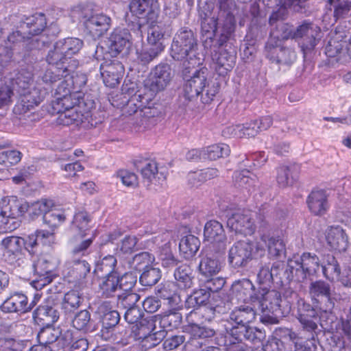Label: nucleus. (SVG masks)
Here are the masks:
<instances>
[{
  "mask_svg": "<svg viewBox=\"0 0 351 351\" xmlns=\"http://www.w3.org/2000/svg\"><path fill=\"white\" fill-rule=\"evenodd\" d=\"M182 77L184 81L182 93L178 97L179 107L186 110L193 109V103L200 97L202 103L208 104L219 92L218 82H210L206 77V69H197L191 64L184 63Z\"/></svg>",
  "mask_w": 351,
  "mask_h": 351,
  "instance_id": "1",
  "label": "nucleus"
},
{
  "mask_svg": "<svg viewBox=\"0 0 351 351\" xmlns=\"http://www.w3.org/2000/svg\"><path fill=\"white\" fill-rule=\"evenodd\" d=\"M280 36L270 34L264 47V55L271 62L277 64L282 41L288 39L299 40L298 44L304 56L311 53L319 40L320 28L313 23L304 21L296 29L282 24Z\"/></svg>",
  "mask_w": 351,
  "mask_h": 351,
  "instance_id": "2",
  "label": "nucleus"
},
{
  "mask_svg": "<svg viewBox=\"0 0 351 351\" xmlns=\"http://www.w3.org/2000/svg\"><path fill=\"white\" fill-rule=\"evenodd\" d=\"M199 15L203 45L205 48H219L234 37L236 23L233 18L226 19L219 25L217 16H209L205 12H200Z\"/></svg>",
  "mask_w": 351,
  "mask_h": 351,
  "instance_id": "3",
  "label": "nucleus"
},
{
  "mask_svg": "<svg viewBox=\"0 0 351 351\" xmlns=\"http://www.w3.org/2000/svg\"><path fill=\"white\" fill-rule=\"evenodd\" d=\"M256 311L250 306H240L232 310L229 315L231 327L226 328V332H231V335H246L254 346L263 345L265 339V330L252 327L250 324L255 320Z\"/></svg>",
  "mask_w": 351,
  "mask_h": 351,
  "instance_id": "4",
  "label": "nucleus"
},
{
  "mask_svg": "<svg viewBox=\"0 0 351 351\" xmlns=\"http://www.w3.org/2000/svg\"><path fill=\"white\" fill-rule=\"evenodd\" d=\"M263 295L257 300L263 315L261 321L265 324H276L282 317L287 316L291 310V302L286 297H282L281 293L269 287L261 288Z\"/></svg>",
  "mask_w": 351,
  "mask_h": 351,
  "instance_id": "5",
  "label": "nucleus"
},
{
  "mask_svg": "<svg viewBox=\"0 0 351 351\" xmlns=\"http://www.w3.org/2000/svg\"><path fill=\"white\" fill-rule=\"evenodd\" d=\"M197 40L189 27H181L175 34L171 46V56L175 60L186 59L187 64L199 66L202 59L197 51Z\"/></svg>",
  "mask_w": 351,
  "mask_h": 351,
  "instance_id": "6",
  "label": "nucleus"
},
{
  "mask_svg": "<svg viewBox=\"0 0 351 351\" xmlns=\"http://www.w3.org/2000/svg\"><path fill=\"white\" fill-rule=\"evenodd\" d=\"M265 248L261 241L245 239L235 242L228 251L229 265L234 268H244L254 259L265 255Z\"/></svg>",
  "mask_w": 351,
  "mask_h": 351,
  "instance_id": "7",
  "label": "nucleus"
},
{
  "mask_svg": "<svg viewBox=\"0 0 351 351\" xmlns=\"http://www.w3.org/2000/svg\"><path fill=\"white\" fill-rule=\"evenodd\" d=\"M309 292L313 304L319 308L321 325L332 324L335 317L333 313L336 300L332 296L330 285L322 280L311 282Z\"/></svg>",
  "mask_w": 351,
  "mask_h": 351,
  "instance_id": "8",
  "label": "nucleus"
},
{
  "mask_svg": "<svg viewBox=\"0 0 351 351\" xmlns=\"http://www.w3.org/2000/svg\"><path fill=\"white\" fill-rule=\"evenodd\" d=\"M218 205L227 218V226L230 230L245 236L252 235L255 232L256 225L250 213L234 211L235 205L224 200L220 201Z\"/></svg>",
  "mask_w": 351,
  "mask_h": 351,
  "instance_id": "9",
  "label": "nucleus"
},
{
  "mask_svg": "<svg viewBox=\"0 0 351 351\" xmlns=\"http://www.w3.org/2000/svg\"><path fill=\"white\" fill-rule=\"evenodd\" d=\"M136 346L138 347L152 348L161 341L163 332H156V316L141 319L138 322L130 326Z\"/></svg>",
  "mask_w": 351,
  "mask_h": 351,
  "instance_id": "10",
  "label": "nucleus"
},
{
  "mask_svg": "<svg viewBox=\"0 0 351 351\" xmlns=\"http://www.w3.org/2000/svg\"><path fill=\"white\" fill-rule=\"evenodd\" d=\"M171 68L167 63H160L156 65L149 73V77L145 80V90L149 91V94L142 96L143 99L140 106H144L143 104H147L153 101L156 93L163 90L171 80ZM141 95H138L141 97Z\"/></svg>",
  "mask_w": 351,
  "mask_h": 351,
  "instance_id": "11",
  "label": "nucleus"
},
{
  "mask_svg": "<svg viewBox=\"0 0 351 351\" xmlns=\"http://www.w3.org/2000/svg\"><path fill=\"white\" fill-rule=\"evenodd\" d=\"M28 210V202L18 199L0 202V232H12L19 226L18 219L24 215Z\"/></svg>",
  "mask_w": 351,
  "mask_h": 351,
  "instance_id": "12",
  "label": "nucleus"
},
{
  "mask_svg": "<svg viewBox=\"0 0 351 351\" xmlns=\"http://www.w3.org/2000/svg\"><path fill=\"white\" fill-rule=\"evenodd\" d=\"M78 13V18L91 36L99 38L106 32L110 26L111 19L103 13H97L88 5L79 6L73 10Z\"/></svg>",
  "mask_w": 351,
  "mask_h": 351,
  "instance_id": "13",
  "label": "nucleus"
},
{
  "mask_svg": "<svg viewBox=\"0 0 351 351\" xmlns=\"http://www.w3.org/2000/svg\"><path fill=\"white\" fill-rule=\"evenodd\" d=\"M321 264L318 256L313 252H305L300 256L291 258L290 267L295 270L296 281L313 280L320 272Z\"/></svg>",
  "mask_w": 351,
  "mask_h": 351,
  "instance_id": "14",
  "label": "nucleus"
},
{
  "mask_svg": "<svg viewBox=\"0 0 351 351\" xmlns=\"http://www.w3.org/2000/svg\"><path fill=\"white\" fill-rule=\"evenodd\" d=\"M136 83L134 82H130L128 83L125 80L122 86L123 93L124 94H127L130 97L125 107L127 109V113L132 115L138 111H140L145 117H155L156 115V112L153 108L154 104L153 101H149L147 104H143L144 106H140L137 104H140V101L143 100L142 97H138V95H141V96H144L149 94V91L145 90V86H143V90H136ZM143 101H145L144 99Z\"/></svg>",
  "mask_w": 351,
  "mask_h": 351,
  "instance_id": "15",
  "label": "nucleus"
},
{
  "mask_svg": "<svg viewBox=\"0 0 351 351\" xmlns=\"http://www.w3.org/2000/svg\"><path fill=\"white\" fill-rule=\"evenodd\" d=\"M56 266V263L50 256L47 255L38 256L32 263L34 276V279L32 282V286L38 290L50 284L57 277L55 273Z\"/></svg>",
  "mask_w": 351,
  "mask_h": 351,
  "instance_id": "16",
  "label": "nucleus"
},
{
  "mask_svg": "<svg viewBox=\"0 0 351 351\" xmlns=\"http://www.w3.org/2000/svg\"><path fill=\"white\" fill-rule=\"evenodd\" d=\"M133 164L141 172L143 179L149 184L162 185L165 182L168 172L165 168L159 167L155 159L138 156L134 159Z\"/></svg>",
  "mask_w": 351,
  "mask_h": 351,
  "instance_id": "17",
  "label": "nucleus"
},
{
  "mask_svg": "<svg viewBox=\"0 0 351 351\" xmlns=\"http://www.w3.org/2000/svg\"><path fill=\"white\" fill-rule=\"evenodd\" d=\"M38 343L49 346L53 351L64 350L71 342V332L69 330L62 332L60 328L53 325L43 326L37 335Z\"/></svg>",
  "mask_w": 351,
  "mask_h": 351,
  "instance_id": "18",
  "label": "nucleus"
},
{
  "mask_svg": "<svg viewBox=\"0 0 351 351\" xmlns=\"http://www.w3.org/2000/svg\"><path fill=\"white\" fill-rule=\"evenodd\" d=\"M48 40H41L38 38H32L24 34V32L16 30L9 34L6 40H3L0 45L8 46L11 49L12 54L16 47L25 49V51H29L32 56H36L38 53V50L43 47Z\"/></svg>",
  "mask_w": 351,
  "mask_h": 351,
  "instance_id": "19",
  "label": "nucleus"
},
{
  "mask_svg": "<svg viewBox=\"0 0 351 351\" xmlns=\"http://www.w3.org/2000/svg\"><path fill=\"white\" fill-rule=\"evenodd\" d=\"M183 331L191 335L183 346L184 351H199L205 346L202 340L211 339L216 335L215 330L210 327L191 323L184 327Z\"/></svg>",
  "mask_w": 351,
  "mask_h": 351,
  "instance_id": "20",
  "label": "nucleus"
},
{
  "mask_svg": "<svg viewBox=\"0 0 351 351\" xmlns=\"http://www.w3.org/2000/svg\"><path fill=\"white\" fill-rule=\"evenodd\" d=\"M260 290L255 287L250 279L242 278L232 284L229 296L231 300H235L238 302H257L263 295Z\"/></svg>",
  "mask_w": 351,
  "mask_h": 351,
  "instance_id": "21",
  "label": "nucleus"
},
{
  "mask_svg": "<svg viewBox=\"0 0 351 351\" xmlns=\"http://www.w3.org/2000/svg\"><path fill=\"white\" fill-rule=\"evenodd\" d=\"M296 317L304 332L317 333L318 326L316 321H317L318 317L320 318V313L316 305L314 307L306 302L304 299H298Z\"/></svg>",
  "mask_w": 351,
  "mask_h": 351,
  "instance_id": "22",
  "label": "nucleus"
},
{
  "mask_svg": "<svg viewBox=\"0 0 351 351\" xmlns=\"http://www.w3.org/2000/svg\"><path fill=\"white\" fill-rule=\"evenodd\" d=\"M32 317L41 326L53 325L60 317L57 300L51 296L47 297L34 311Z\"/></svg>",
  "mask_w": 351,
  "mask_h": 351,
  "instance_id": "23",
  "label": "nucleus"
},
{
  "mask_svg": "<svg viewBox=\"0 0 351 351\" xmlns=\"http://www.w3.org/2000/svg\"><path fill=\"white\" fill-rule=\"evenodd\" d=\"M234 37L225 43L219 48L210 49L213 51L220 49L216 58V72L221 76H225L235 65L237 51L234 46Z\"/></svg>",
  "mask_w": 351,
  "mask_h": 351,
  "instance_id": "24",
  "label": "nucleus"
},
{
  "mask_svg": "<svg viewBox=\"0 0 351 351\" xmlns=\"http://www.w3.org/2000/svg\"><path fill=\"white\" fill-rule=\"evenodd\" d=\"M97 314L101 324V337L108 340L112 337V332L120 321V315L117 311L112 310L108 302H103L98 306Z\"/></svg>",
  "mask_w": 351,
  "mask_h": 351,
  "instance_id": "25",
  "label": "nucleus"
},
{
  "mask_svg": "<svg viewBox=\"0 0 351 351\" xmlns=\"http://www.w3.org/2000/svg\"><path fill=\"white\" fill-rule=\"evenodd\" d=\"M204 236L210 243V248L223 252L226 248L227 237L222 224L216 220H210L204 226Z\"/></svg>",
  "mask_w": 351,
  "mask_h": 351,
  "instance_id": "26",
  "label": "nucleus"
},
{
  "mask_svg": "<svg viewBox=\"0 0 351 351\" xmlns=\"http://www.w3.org/2000/svg\"><path fill=\"white\" fill-rule=\"evenodd\" d=\"M219 253L213 250L201 253L197 271L202 279L213 277L221 271L222 262L219 258Z\"/></svg>",
  "mask_w": 351,
  "mask_h": 351,
  "instance_id": "27",
  "label": "nucleus"
},
{
  "mask_svg": "<svg viewBox=\"0 0 351 351\" xmlns=\"http://www.w3.org/2000/svg\"><path fill=\"white\" fill-rule=\"evenodd\" d=\"M99 68L104 84L110 88H114L120 83L125 71L123 64L117 60H105Z\"/></svg>",
  "mask_w": 351,
  "mask_h": 351,
  "instance_id": "28",
  "label": "nucleus"
},
{
  "mask_svg": "<svg viewBox=\"0 0 351 351\" xmlns=\"http://www.w3.org/2000/svg\"><path fill=\"white\" fill-rule=\"evenodd\" d=\"M132 35L128 29L115 28L107 41L108 52L111 57H117L124 49H128L132 44Z\"/></svg>",
  "mask_w": 351,
  "mask_h": 351,
  "instance_id": "29",
  "label": "nucleus"
},
{
  "mask_svg": "<svg viewBox=\"0 0 351 351\" xmlns=\"http://www.w3.org/2000/svg\"><path fill=\"white\" fill-rule=\"evenodd\" d=\"M62 81L58 86L56 89V100L52 101V109L56 110L58 112L61 111V109H66L67 108L73 107L74 104L78 102L80 96H77V99L73 97H75V93L69 84L67 77H63Z\"/></svg>",
  "mask_w": 351,
  "mask_h": 351,
  "instance_id": "30",
  "label": "nucleus"
},
{
  "mask_svg": "<svg viewBox=\"0 0 351 351\" xmlns=\"http://www.w3.org/2000/svg\"><path fill=\"white\" fill-rule=\"evenodd\" d=\"M129 9L138 18L154 21L158 17L159 6L157 0H131Z\"/></svg>",
  "mask_w": 351,
  "mask_h": 351,
  "instance_id": "31",
  "label": "nucleus"
},
{
  "mask_svg": "<svg viewBox=\"0 0 351 351\" xmlns=\"http://www.w3.org/2000/svg\"><path fill=\"white\" fill-rule=\"evenodd\" d=\"M27 296L23 291L11 292L0 306L5 313H27Z\"/></svg>",
  "mask_w": 351,
  "mask_h": 351,
  "instance_id": "32",
  "label": "nucleus"
},
{
  "mask_svg": "<svg viewBox=\"0 0 351 351\" xmlns=\"http://www.w3.org/2000/svg\"><path fill=\"white\" fill-rule=\"evenodd\" d=\"M327 244L332 250L339 252H345L348 247V237L340 226H329L326 231Z\"/></svg>",
  "mask_w": 351,
  "mask_h": 351,
  "instance_id": "33",
  "label": "nucleus"
},
{
  "mask_svg": "<svg viewBox=\"0 0 351 351\" xmlns=\"http://www.w3.org/2000/svg\"><path fill=\"white\" fill-rule=\"evenodd\" d=\"M28 341L0 337V351H53L49 346L38 343L27 348Z\"/></svg>",
  "mask_w": 351,
  "mask_h": 351,
  "instance_id": "34",
  "label": "nucleus"
},
{
  "mask_svg": "<svg viewBox=\"0 0 351 351\" xmlns=\"http://www.w3.org/2000/svg\"><path fill=\"white\" fill-rule=\"evenodd\" d=\"M306 204L312 214L324 215L329 208L326 191L324 189L313 190L307 197Z\"/></svg>",
  "mask_w": 351,
  "mask_h": 351,
  "instance_id": "35",
  "label": "nucleus"
},
{
  "mask_svg": "<svg viewBox=\"0 0 351 351\" xmlns=\"http://www.w3.org/2000/svg\"><path fill=\"white\" fill-rule=\"evenodd\" d=\"M90 271L91 265L86 260L73 259L66 274L68 281L75 285H82L86 282Z\"/></svg>",
  "mask_w": 351,
  "mask_h": 351,
  "instance_id": "36",
  "label": "nucleus"
},
{
  "mask_svg": "<svg viewBox=\"0 0 351 351\" xmlns=\"http://www.w3.org/2000/svg\"><path fill=\"white\" fill-rule=\"evenodd\" d=\"M300 167L295 164L280 165L276 168V182L280 188L293 186L298 180Z\"/></svg>",
  "mask_w": 351,
  "mask_h": 351,
  "instance_id": "37",
  "label": "nucleus"
},
{
  "mask_svg": "<svg viewBox=\"0 0 351 351\" xmlns=\"http://www.w3.org/2000/svg\"><path fill=\"white\" fill-rule=\"evenodd\" d=\"M46 27L47 19L43 13H36L26 17L20 25V29L24 32V34H27L32 38L45 32Z\"/></svg>",
  "mask_w": 351,
  "mask_h": 351,
  "instance_id": "38",
  "label": "nucleus"
},
{
  "mask_svg": "<svg viewBox=\"0 0 351 351\" xmlns=\"http://www.w3.org/2000/svg\"><path fill=\"white\" fill-rule=\"evenodd\" d=\"M210 297V291L202 285L199 288L195 289L186 297L184 301V308L191 310V313L195 311L202 310V306H205L211 301Z\"/></svg>",
  "mask_w": 351,
  "mask_h": 351,
  "instance_id": "39",
  "label": "nucleus"
},
{
  "mask_svg": "<svg viewBox=\"0 0 351 351\" xmlns=\"http://www.w3.org/2000/svg\"><path fill=\"white\" fill-rule=\"evenodd\" d=\"M32 66L27 68H21L15 74L14 77L10 78L11 87L13 90H16L19 93L31 88L34 79Z\"/></svg>",
  "mask_w": 351,
  "mask_h": 351,
  "instance_id": "40",
  "label": "nucleus"
},
{
  "mask_svg": "<svg viewBox=\"0 0 351 351\" xmlns=\"http://www.w3.org/2000/svg\"><path fill=\"white\" fill-rule=\"evenodd\" d=\"M58 42L69 59V63L73 66V68H77L78 61L73 59V56L77 54L82 49L84 46L83 40L77 38L71 37L59 40Z\"/></svg>",
  "mask_w": 351,
  "mask_h": 351,
  "instance_id": "41",
  "label": "nucleus"
},
{
  "mask_svg": "<svg viewBox=\"0 0 351 351\" xmlns=\"http://www.w3.org/2000/svg\"><path fill=\"white\" fill-rule=\"evenodd\" d=\"M19 94L20 95V102L18 107L20 108L21 112L23 113L37 106L43 99L38 89L36 88H29Z\"/></svg>",
  "mask_w": 351,
  "mask_h": 351,
  "instance_id": "42",
  "label": "nucleus"
},
{
  "mask_svg": "<svg viewBox=\"0 0 351 351\" xmlns=\"http://www.w3.org/2000/svg\"><path fill=\"white\" fill-rule=\"evenodd\" d=\"M231 332H226L223 339L218 342L219 346H223L225 351H247V346L243 342L247 341L251 343L248 336L243 335H231Z\"/></svg>",
  "mask_w": 351,
  "mask_h": 351,
  "instance_id": "43",
  "label": "nucleus"
},
{
  "mask_svg": "<svg viewBox=\"0 0 351 351\" xmlns=\"http://www.w3.org/2000/svg\"><path fill=\"white\" fill-rule=\"evenodd\" d=\"M308 0H285L284 8L279 10L273 11L269 19L271 25L280 20H283L287 14V9L290 8L294 12H301L305 8Z\"/></svg>",
  "mask_w": 351,
  "mask_h": 351,
  "instance_id": "44",
  "label": "nucleus"
},
{
  "mask_svg": "<svg viewBox=\"0 0 351 351\" xmlns=\"http://www.w3.org/2000/svg\"><path fill=\"white\" fill-rule=\"evenodd\" d=\"M231 302L229 299L214 302L210 301L205 306H202L201 311L202 317L207 321L213 320L216 313L224 314L231 308Z\"/></svg>",
  "mask_w": 351,
  "mask_h": 351,
  "instance_id": "45",
  "label": "nucleus"
},
{
  "mask_svg": "<svg viewBox=\"0 0 351 351\" xmlns=\"http://www.w3.org/2000/svg\"><path fill=\"white\" fill-rule=\"evenodd\" d=\"M261 243L267 247L269 254L274 258L285 257L286 247L283 240L279 237L263 235Z\"/></svg>",
  "mask_w": 351,
  "mask_h": 351,
  "instance_id": "46",
  "label": "nucleus"
},
{
  "mask_svg": "<svg viewBox=\"0 0 351 351\" xmlns=\"http://www.w3.org/2000/svg\"><path fill=\"white\" fill-rule=\"evenodd\" d=\"M174 278L176 286L183 290L192 287L193 285V269L187 264H181L178 265L174 271Z\"/></svg>",
  "mask_w": 351,
  "mask_h": 351,
  "instance_id": "47",
  "label": "nucleus"
},
{
  "mask_svg": "<svg viewBox=\"0 0 351 351\" xmlns=\"http://www.w3.org/2000/svg\"><path fill=\"white\" fill-rule=\"evenodd\" d=\"M119 273L105 274L100 280L99 289L106 298H112L119 289Z\"/></svg>",
  "mask_w": 351,
  "mask_h": 351,
  "instance_id": "48",
  "label": "nucleus"
},
{
  "mask_svg": "<svg viewBox=\"0 0 351 351\" xmlns=\"http://www.w3.org/2000/svg\"><path fill=\"white\" fill-rule=\"evenodd\" d=\"M199 246L200 241L198 237L193 234H187L180 241V253L184 258L189 260L196 254Z\"/></svg>",
  "mask_w": 351,
  "mask_h": 351,
  "instance_id": "49",
  "label": "nucleus"
},
{
  "mask_svg": "<svg viewBox=\"0 0 351 351\" xmlns=\"http://www.w3.org/2000/svg\"><path fill=\"white\" fill-rule=\"evenodd\" d=\"M226 130L233 136L241 138L254 137L259 133L258 127L254 120L228 127Z\"/></svg>",
  "mask_w": 351,
  "mask_h": 351,
  "instance_id": "50",
  "label": "nucleus"
},
{
  "mask_svg": "<svg viewBox=\"0 0 351 351\" xmlns=\"http://www.w3.org/2000/svg\"><path fill=\"white\" fill-rule=\"evenodd\" d=\"M84 301L82 293L75 290L66 292L61 302V308L65 315L73 313L80 308Z\"/></svg>",
  "mask_w": 351,
  "mask_h": 351,
  "instance_id": "51",
  "label": "nucleus"
},
{
  "mask_svg": "<svg viewBox=\"0 0 351 351\" xmlns=\"http://www.w3.org/2000/svg\"><path fill=\"white\" fill-rule=\"evenodd\" d=\"M91 221L92 217L90 213L85 210H81L75 213L72 226L78 232L80 237L83 239L88 234V231L90 230Z\"/></svg>",
  "mask_w": 351,
  "mask_h": 351,
  "instance_id": "52",
  "label": "nucleus"
},
{
  "mask_svg": "<svg viewBox=\"0 0 351 351\" xmlns=\"http://www.w3.org/2000/svg\"><path fill=\"white\" fill-rule=\"evenodd\" d=\"M321 265L320 271L326 279L330 281L339 280L341 271L340 266L334 256L330 254L326 256Z\"/></svg>",
  "mask_w": 351,
  "mask_h": 351,
  "instance_id": "53",
  "label": "nucleus"
},
{
  "mask_svg": "<svg viewBox=\"0 0 351 351\" xmlns=\"http://www.w3.org/2000/svg\"><path fill=\"white\" fill-rule=\"evenodd\" d=\"M72 71L71 68L57 67V66L48 64L44 73L41 76L42 81L47 84H53L62 80L63 77H67Z\"/></svg>",
  "mask_w": 351,
  "mask_h": 351,
  "instance_id": "54",
  "label": "nucleus"
},
{
  "mask_svg": "<svg viewBox=\"0 0 351 351\" xmlns=\"http://www.w3.org/2000/svg\"><path fill=\"white\" fill-rule=\"evenodd\" d=\"M46 61L48 64L56 65L57 67L71 68V65L58 41L54 44L53 49L49 51L46 57Z\"/></svg>",
  "mask_w": 351,
  "mask_h": 351,
  "instance_id": "55",
  "label": "nucleus"
},
{
  "mask_svg": "<svg viewBox=\"0 0 351 351\" xmlns=\"http://www.w3.org/2000/svg\"><path fill=\"white\" fill-rule=\"evenodd\" d=\"M278 274H280L278 263L273 264L271 268L269 267H261L257 275L258 289L265 287L270 289L271 285L274 283L275 276Z\"/></svg>",
  "mask_w": 351,
  "mask_h": 351,
  "instance_id": "56",
  "label": "nucleus"
},
{
  "mask_svg": "<svg viewBox=\"0 0 351 351\" xmlns=\"http://www.w3.org/2000/svg\"><path fill=\"white\" fill-rule=\"evenodd\" d=\"M233 180L237 186L244 188L248 191H250L257 183L256 176L247 169L234 171Z\"/></svg>",
  "mask_w": 351,
  "mask_h": 351,
  "instance_id": "57",
  "label": "nucleus"
},
{
  "mask_svg": "<svg viewBox=\"0 0 351 351\" xmlns=\"http://www.w3.org/2000/svg\"><path fill=\"white\" fill-rule=\"evenodd\" d=\"M155 293L157 298L167 300L171 306L176 305L177 300L179 299L175 290V285L169 282L161 283L157 286L155 289Z\"/></svg>",
  "mask_w": 351,
  "mask_h": 351,
  "instance_id": "58",
  "label": "nucleus"
},
{
  "mask_svg": "<svg viewBox=\"0 0 351 351\" xmlns=\"http://www.w3.org/2000/svg\"><path fill=\"white\" fill-rule=\"evenodd\" d=\"M80 104L81 101L78 100V102L77 104H74L73 107L67 108L66 109H61L62 110L60 112H58L56 110H53V113L59 114L58 119L59 123L64 125H69L72 124L78 125L81 119L75 107L77 105L80 106Z\"/></svg>",
  "mask_w": 351,
  "mask_h": 351,
  "instance_id": "59",
  "label": "nucleus"
},
{
  "mask_svg": "<svg viewBox=\"0 0 351 351\" xmlns=\"http://www.w3.org/2000/svg\"><path fill=\"white\" fill-rule=\"evenodd\" d=\"M230 149L228 145L225 143L214 144L203 149V158L210 160H215L219 158L228 156Z\"/></svg>",
  "mask_w": 351,
  "mask_h": 351,
  "instance_id": "60",
  "label": "nucleus"
},
{
  "mask_svg": "<svg viewBox=\"0 0 351 351\" xmlns=\"http://www.w3.org/2000/svg\"><path fill=\"white\" fill-rule=\"evenodd\" d=\"M108 341H112L121 346H136V341L130 326L128 328H118L116 332H112V337Z\"/></svg>",
  "mask_w": 351,
  "mask_h": 351,
  "instance_id": "61",
  "label": "nucleus"
},
{
  "mask_svg": "<svg viewBox=\"0 0 351 351\" xmlns=\"http://www.w3.org/2000/svg\"><path fill=\"white\" fill-rule=\"evenodd\" d=\"M91 314L84 309L77 312L72 319V326L77 330L88 332L90 328Z\"/></svg>",
  "mask_w": 351,
  "mask_h": 351,
  "instance_id": "62",
  "label": "nucleus"
},
{
  "mask_svg": "<svg viewBox=\"0 0 351 351\" xmlns=\"http://www.w3.org/2000/svg\"><path fill=\"white\" fill-rule=\"evenodd\" d=\"M165 36L164 29L158 25H154L150 27L147 32V43L148 46L155 48L161 47L162 51L165 49V45L163 44Z\"/></svg>",
  "mask_w": 351,
  "mask_h": 351,
  "instance_id": "63",
  "label": "nucleus"
},
{
  "mask_svg": "<svg viewBox=\"0 0 351 351\" xmlns=\"http://www.w3.org/2000/svg\"><path fill=\"white\" fill-rule=\"evenodd\" d=\"M182 322V315L177 310L173 309L165 312L161 317L160 324L164 328L177 329Z\"/></svg>",
  "mask_w": 351,
  "mask_h": 351,
  "instance_id": "64",
  "label": "nucleus"
}]
</instances>
